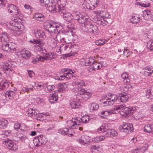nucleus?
I'll return each instance as SVG.
<instances>
[{
    "instance_id": "f257e3e1",
    "label": "nucleus",
    "mask_w": 153,
    "mask_h": 153,
    "mask_svg": "<svg viewBox=\"0 0 153 153\" xmlns=\"http://www.w3.org/2000/svg\"><path fill=\"white\" fill-rule=\"evenodd\" d=\"M128 99V95L125 93L120 94L119 97L115 94L108 95L102 99V102L105 104L104 106H107L112 105L115 103H117V101L125 102Z\"/></svg>"
},
{
    "instance_id": "f03ea898",
    "label": "nucleus",
    "mask_w": 153,
    "mask_h": 153,
    "mask_svg": "<svg viewBox=\"0 0 153 153\" xmlns=\"http://www.w3.org/2000/svg\"><path fill=\"white\" fill-rule=\"evenodd\" d=\"M63 71L64 72H62V74H59L55 76V79L59 80L64 79L67 80L75 77V71L74 70L65 68L63 69Z\"/></svg>"
},
{
    "instance_id": "7ed1b4c3",
    "label": "nucleus",
    "mask_w": 153,
    "mask_h": 153,
    "mask_svg": "<svg viewBox=\"0 0 153 153\" xmlns=\"http://www.w3.org/2000/svg\"><path fill=\"white\" fill-rule=\"evenodd\" d=\"M44 25L51 32V35L53 32H57L58 30L63 29L60 23L52 21H47L44 23Z\"/></svg>"
},
{
    "instance_id": "20e7f679",
    "label": "nucleus",
    "mask_w": 153,
    "mask_h": 153,
    "mask_svg": "<svg viewBox=\"0 0 153 153\" xmlns=\"http://www.w3.org/2000/svg\"><path fill=\"white\" fill-rule=\"evenodd\" d=\"M16 64L15 62H2L0 64L1 69L3 71L6 73L12 71L13 68H14Z\"/></svg>"
},
{
    "instance_id": "39448f33",
    "label": "nucleus",
    "mask_w": 153,
    "mask_h": 153,
    "mask_svg": "<svg viewBox=\"0 0 153 153\" xmlns=\"http://www.w3.org/2000/svg\"><path fill=\"white\" fill-rule=\"evenodd\" d=\"M17 20L15 19L10 21L7 24V25L9 29L17 32V34L19 35L22 34L20 31L21 26L17 22Z\"/></svg>"
},
{
    "instance_id": "423d86ee",
    "label": "nucleus",
    "mask_w": 153,
    "mask_h": 153,
    "mask_svg": "<svg viewBox=\"0 0 153 153\" xmlns=\"http://www.w3.org/2000/svg\"><path fill=\"white\" fill-rule=\"evenodd\" d=\"M33 141L34 145L36 146H39L42 145H45L47 140L45 136L42 134L35 137Z\"/></svg>"
},
{
    "instance_id": "0eeeda50",
    "label": "nucleus",
    "mask_w": 153,
    "mask_h": 153,
    "mask_svg": "<svg viewBox=\"0 0 153 153\" xmlns=\"http://www.w3.org/2000/svg\"><path fill=\"white\" fill-rule=\"evenodd\" d=\"M30 42L34 44V46L36 50L41 52L44 51L46 52L44 46V43L42 41L38 39H33L31 40Z\"/></svg>"
},
{
    "instance_id": "6e6552de",
    "label": "nucleus",
    "mask_w": 153,
    "mask_h": 153,
    "mask_svg": "<svg viewBox=\"0 0 153 153\" xmlns=\"http://www.w3.org/2000/svg\"><path fill=\"white\" fill-rule=\"evenodd\" d=\"M1 44L2 49L4 51L12 52L13 51L16 50V45L14 43L10 42L8 43L6 42Z\"/></svg>"
},
{
    "instance_id": "1a4fd4ad",
    "label": "nucleus",
    "mask_w": 153,
    "mask_h": 153,
    "mask_svg": "<svg viewBox=\"0 0 153 153\" xmlns=\"http://www.w3.org/2000/svg\"><path fill=\"white\" fill-rule=\"evenodd\" d=\"M26 113L29 117H32L37 120H40V118L42 115L38 113L37 110H35L32 108H30L27 109Z\"/></svg>"
},
{
    "instance_id": "9d476101",
    "label": "nucleus",
    "mask_w": 153,
    "mask_h": 153,
    "mask_svg": "<svg viewBox=\"0 0 153 153\" xmlns=\"http://www.w3.org/2000/svg\"><path fill=\"white\" fill-rule=\"evenodd\" d=\"M16 55L25 59H28L31 56L32 54L28 50L25 49H22L16 53Z\"/></svg>"
},
{
    "instance_id": "9b49d317",
    "label": "nucleus",
    "mask_w": 153,
    "mask_h": 153,
    "mask_svg": "<svg viewBox=\"0 0 153 153\" xmlns=\"http://www.w3.org/2000/svg\"><path fill=\"white\" fill-rule=\"evenodd\" d=\"M59 50L60 53L64 52L68 53L69 56H71V55L72 52L71 44H69L61 45Z\"/></svg>"
},
{
    "instance_id": "f8f14e48",
    "label": "nucleus",
    "mask_w": 153,
    "mask_h": 153,
    "mask_svg": "<svg viewBox=\"0 0 153 153\" xmlns=\"http://www.w3.org/2000/svg\"><path fill=\"white\" fill-rule=\"evenodd\" d=\"M132 108L128 107H126L125 105H123L122 106V109L120 111V114L122 116H125L126 115L130 116L134 112V110Z\"/></svg>"
},
{
    "instance_id": "ddd939ff",
    "label": "nucleus",
    "mask_w": 153,
    "mask_h": 153,
    "mask_svg": "<svg viewBox=\"0 0 153 153\" xmlns=\"http://www.w3.org/2000/svg\"><path fill=\"white\" fill-rule=\"evenodd\" d=\"M62 29H59L57 32H54L52 33V35H54V37L56 38L58 42H65V37H63V34L62 33Z\"/></svg>"
},
{
    "instance_id": "4468645a",
    "label": "nucleus",
    "mask_w": 153,
    "mask_h": 153,
    "mask_svg": "<svg viewBox=\"0 0 153 153\" xmlns=\"http://www.w3.org/2000/svg\"><path fill=\"white\" fill-rule=\"evenodd\" d=\"M4 144L7 146V148L12 151H15L18 149V146L11 140H4L3 141Z\"/></svg>"
},
{
    "instance_id": "2eb2a0df",
    "label": "nucleus",
    "mask_w": 153,
    "mask_h": 153,
    "mask_svg": "<svg viewBox=\"0 0 153 153\" xmlns=\"http://www.w3.org/2000/svg\"><path fill=\"white\" fill-rule=\"evenodd\" d=\"M67 126L71 128L75 129L78 125H80V122L77 120V117L74 118L67 122Z\"/></svg>"
},
{
    "instance_id": "dca6fc26",
    "label": "nucleus",
    "mask_w": 153,
    "mask_h": 153,
    "mask_svg": "<svg viewBox=\"0 0 153 153\" xmlns=\"http://www.w3.org/2000/svg\"><path fill=\"white\" fill-rule=\"evenodd\" d=\"M133 130V126L131 124L127 123L123 125L121 127L120 131L126 133L132 132Z\"/></svg>"
},
{
    "instance_id": "f3484780",
    "label": "nucleus",
    "mask_w": 153,
    "mask_h": 153,
    "mask_svg": "<svg viewBox=\"0 0 153 153\" xmlns=\"http://www.w3.org/2000/svg\"><path fill=\"white\" fill-rule=\"evenodd\" d=\"M78 94L81 95V97L85 100H86L89 98L91 95V92L80 88L78 89Z\"/></svg>"
},
{
    "instance_id": "a211bd4d",
    "label": "nucleus",
    "mask_w": 153,
    "mask_h": 153,
    "mask_svg": "<svg viewBox=\"0 0 153 153\" xmlns=\"http://www.w3.org/2000/svg\"><path fill=\"white\" fill-rule=\"evenodd\" d=\"M47 9L49 11H51L53 13L55 12H57L60 13V11H58V6L56 2L55 1V0H53L52 2H51L50 5H48L47 6Z\"/></svg>"
},
{
    "instance_id": "6ab92c4d",
    "label": "nucleus",
    "mask_w": 153,
    "mask_h": 153,
    "mask_svg": "<svg viewBox=\"0 0 153 153\" xmlns=\"http://www.w3.org/2000/svg\"><path fill=\"white\" fill-rule=\"evenodd\" d=\"M57 56L55 53L48 52L47 53H44L43 56H42L43 62L45 60H51L56 58Z\"/></svg>"
},
{
    "instance_id": "aec40b11",
    "label": "nucleus",
    "mask_w": 153,
    "mask_h": 153,
    "mask_svg": "<svg viewBox=\"0 0 153 153\" xmlns=\"http://www.w3.org/2000/svg\"><path fill=\"white\" fill-rule=\"evenodd\" d=\"M8 12L12 13L13 15L19 14V9L16 7V6L13 4H10L8 5L7 7Z\"/></svg>"
},
{
    "instance_id": "412c9836",
    "label": "nucleus",
    "mask_w": 153,
    "mask_h": 153,
    "mask_svg": "<svg viewBox=\"0 0 153 153\" xmlns=\"http://www.w3.org/2000/svg\"><path fill=\"white\" fill-rule=\"evenodd\" d=\"M109 130L110 129L108 127L107 124H103L102 125L97 129L98 131L99 132H104L105 135L107 137V132H108V133L109 134V132H108Z\"/></svg>"
},
{
    "instance_id": "4be33fe9",
    "label": "nucleus",
    "mask_w": 153,
    "mask_h": 153,
    "mask_svg": "<svg viewBox=\"0 0 153 153\" xmlns=\"http://www.w3.org/2000/svg\"><path fill=\"white\" fill-rule=\"evenodd\" d=\"M78 138L76 139V141L79 144L85 145L87 143L88 140H87L88 136H87L82 135L81 136H78Z\"/></svg>"
},
{
    "instance_id": "5701e85b",
    "label": "nucleus",
    "mask_w": 153,
    "mask_h": 153,
    "mask_svg": "<svg viewBox=\"0 0 153 153\" xmlns=\"http://www.w3.org/2000/svg\"><path fill=\"white\" fill-rule=\"evenodd\" d=\"M79 13L78 12L75 13H72V17H73V18L75 20H77L78 22L80 23H82L85 22V19L84 17H80ZM86 19V18H85Z\"/></svg>"
},
{
    "instance_id": "b1692460",
    "label": "nucleus",
    "mask_w": 153,
    "mask_h": 153,
    "mask_svg": "<svg viewBox=\"0 0 153 153\" xmlns=\"http://www.w3.org/2000/svg\"><path fill=\"white\" fill-rule=\"evenodd\" d=\"M143 70H144L143 75L146 76L151 75L153 73V68L149 66L145 67L143 68Z\"/></svg>"
},
{
    "instance_id": "393cba45",
    "label": "nucleus",
    "mask_w": 153,
    "mask_h": 153,
    "mask_svg": "<svg viewBox=\"0 0 153 153\" xmlns=\"http://www.w3.org/2000/svg\"><path fill=\"white\" fill-rule=\"evenodd\" d=\"M56 3L58 11H60V12L62 10H64V8L66 4V0H58Z\"/></svg>"
},
{
    "instance_id": "a878e982",
    "label": "nucleus",
    "mask_w": 153,
    "mask_h": 153,
    "mask_svg": "<svg viewBox=\"0 0 153 153\" xmlns=\"http://www.w3.org/2000/svg\"><path fill=\"white\" fill-rule=\"evenodd\" d=\"M34 33L35 36L37 38H43L45 37V33L43 30L39 29H35L34 30Z\"/></svg>"
},
{
    "instance_id": "bb28decb",
    "label": "nucleus",
    "mask_w": 153,
    "mask_h": 153,
    "mask_svg": "<svg viewBox=\"0 0 153 153\" xmlns=\"http://www.w3.org/2000/svg\"><path fill=\"white\" fill-rule=\"evenodd\" d=\"M51 37L49 39V45L53 48H55L57 45V42H58L56 38L54 37V35H51Z\"/></svg>"
},
{
    "instance_id": "cd10ccee",
    "label": "nucleus",
    "mask_w": 153,
    "mask_h": 153,
    "mask_svg": "<svg viewBox=\"0 0 153 153\" xmlns=\"http://www.w3.org/2000/svg\"><path fill=\"white\" fill-rule=\"evenodd\" d=\"M94 62V59L93 57H90L83 60L82 61L81 64L84 66H87L91 65L92 62Z\"/></svg>"
},
{
    "instance_id": "c85d7f7f",
    "label": "nucleus",
    "mask_w": 153,
    "mask_h": 153,
    "mask_svg": "<svg viewBox=\"0 0 153 153\" xmlns=\"http://www.w3.org/2000/svg\"><path fill=\"white\" fill-rule=\"evenodd\" d=\"M57 91H56V92ZM58 95L56 91H55L53 93L50 94L49 97L50 102L51 103H54L57 101L58 99Z\"/></svg>"
},
{
    "instance_id": "c756f323",
    "label": "nucleus",
    "mask_w": 153,
    "mask_h": 153,
    "mask_svg": "<svg viewBox=\"0 0 153 153\" xmlns=\"http://www.w3.org/2000/svg\"><path fill=\"white\" fill-rule=\"evenodd\" d=\"M113 111H111V110H103L101 111L100 113V115L101 117L104 118H106L108 116L113 114L114 113Z\"/></svg>"
},
{
    "instance_id": "7c9ffc66",
    "label": "nucleus",
    "mask_w": 153,
    "mask_h": 153,
    "mask_svg": "<svg viewBox=\"0 0 153 153\" xmlns=\"http://www.w3.org/2000/svg\"><path fill=\"white\" fill-rule=\"evenodd\" d=\"M62 13L63 14V17L64 20L68 21H70L72 19L71 16L72 14L69 13H67L64 10H62L60 12V13Z\"/></svg>"
},
{
    "instance_id": "2f4dec72",
    "label": "nucleus",
    "mask_w": 153,
    "mask_h": 153,
    "mask_svg": "<svg viewBox=\"0 0 153 153\" xmlns=\"http://www.w3.org/2000/svg\"><path fill=\"white\" fill-rule=\"evenodd\" d=\"M88 107L90 112L95 111L98 109L99 106L97 103L93 102L89 104Z\"/></svg>"
},
{
    "instance_id": "473e14b6",
    "label": "nucleus",
    "mask_w": 153,
    "mask_h": 153,
    "mask_svg": "<svg viewBox=\"0 0 153 153\" xmlns=\"http://www.w3.org/2000/svg\"><path fill=\"white\" fill-rule=\"evenodd\" d=\"M119 90L124 93L125 91H130L132 89V86L129 84L121 86L119 88Z\"/></svg>"
},
{
    "instance_id": "72a5a7b5",
    "label": "nucleus",
    "mask_w": 153,
    "mask_h": 153,
    "mask_svg": "<svg viewBox=\"0 0 153 153\" xmlns=\"http://www.w3.org/2000/svg\"><path fill=\"white\" fill-rule=\"evenodd\" d=\"M9 41L7 33H4L1 34L0 37V44L7 42Z\"/></svg>"
},
{
    "instance_id": "f704fd0d",
    "label": "nucleus",
    "mask_w": 153,
    "mask_h": 153,
    "mask_svg": "<svg viewBox=\"0 0 153 153\" xmlns=\"http://www.w3.org/2000/svg\"><path fill=\"white\" fill-rule=\"evenodd\" d=\"M33 85H29L25 87H23L20 92V94H23L25 92H28L30 91H32L33 89Z\"/></svg>"
},
{
    "instance_id": "c9c22d12",
    "label": "nucleus",
    "mask_w": 153,
    "mask_h": 153,
    "mask_svg": "<svg viewBox=\"0 0 153 153\" xmlns=\"http://www.w3.org/2000/svg\"><path fill=\"white\" fill-rule=\"evenodd\" d=\"M77 120L80 122V125L81 123H88L90 120V118L88 116H84L80 118L79 117H77Z\"/></svg>"
},
{
    "instance_id": "e433bc0d",
    "label": "nucleus",
    "mask_w": 153,
    "mask_h": 153,
    "mask_svg": "<svg viewBox=\"0 0 153 153\" xmlns=\"http://www.w3.org/2000/svg\"><path fill=\"white\" fill-rule=\"evenodd\" d=\"M121 77L124 82L125 83H128L130 82V76L129 75V74L126 72L123 73L121 75Z\"/></svg>"
},
{
    "instance_id": "4c0bfd02",
    "label": "nucleus",
    "mask_w": 153,
    "mask_h": 153,
    "mask_svg": "<svg viewBox=\"0 0 153 153\" xmlns=\"http://www.w3.org/2000/svg\"><path fill=\"white\" fill-rule=\"evenodd\" d=\"M33 18L39 21H42L45 19L44 15L39 13H34Z\"/></svg>"
},
{
    "instance_id": "58836bf2",
    "label": "nucleus",
    "mask_w": 153,
    "mask_h": 153,
    "mask_svg": "<svg viewBox=\"0 0 153 153\" xmlns=\"http://www.w3.org/2000/svg\"><path fill=\"white\" fill-rule=\"evenodd\" d=\"M16 94V91L15 92L13 91L8 90L5 93V96L6 97H8L10 99L13 98Z\"/></svg>"
},
{
    "instance_id": "ea45409f",
    "label": "nucleus",
    "mask_w": 153,
    "mask_h": 153,
    "mask_svg": "<svg viewBox=\"0 0 153 153\" xmlns=\"http://www.w3.org/2000/svg\"><path fill=\"white\" fill-rule=\"evenodd\" d=\"M8 82L6 80H3L2 82H0V90H4L8 87Z\"/></svg>"
},
{
    "instance_id": "a19ab883",
    "label": "nucleus",
    "mask_w": 153,
    "mask_h": 153,
    "mask_svg": "<svg viewBox=\"0 0 153 153\" xmlns=\"http://www.w3.org/2000/svg\"><path fill=\"white\" fill-rule=\"evenodd\" d=\"M72 52L71 55V56H75L77 53L79 51V46L77 45H71Z\"/></svg>"
},
{
    "instance_id": "79ce46f5",
    "label": "nucleus",
    "mask_w": 153,
    "mask_h": 153,
    "mask_svg": "<svg viewBox=\"0 0 153 153\" xmlns=\"http://www.w3.org/2000/svg\"><path fill=\"white\" fill-rule=\"evenodd\" d=\"M98 62H97L94 60V62H92L91 65L92 66L88 67V70L90 72L94 71L97 70V65Z\"/></svg>"
},
{
    "instance_id": "37998d69",
    "label": "nucleus",
    "mask_w": 153,
    "mask_h": 153,
    "mask_svg": "<svg viewBox=\"0 0 153 153\" xmlns=\"http://www.w3.org/2000/svg\"><path fill=\"white\" fill-rule=\"evenodd\" d=\"M73 84L78 87L82 86L85 85V83L82 80L76 79L73 82Z\"/></svg>"
},
{
    "instance_id": "c03bdc74",
    "label": "nucleus",
    "mask_w": 153,
    "mask_h": 153,
    "mask_svg": "<svg viewBox=\"0 0 153 153\" xmlns=\"http://www.w3.org/2000/svg\"><path fill=\"white\" fill-rule=\"evenodd\" d=\"M129 20L130 22L132 23L136 24L139 22L140 18L137 16H132Z\"/></svg>"
},
{
    "instance_id": "a18cd8bd",
    "label": "nucleus",
    "mask_w": 153,
    "mask_h": 153,
    "mask_svg": "<svg viewBox=\"0 0 153 153\" xmlns=\"http://www.w3.org/2000/svg\"><path fill=\"white\" fill-rule=\"evenodd\" d=\"M144 131L145 132L147 133L152 132L153 130V125L151 124H148L144 127Z\"/></svg>"
},
{
    "instance_id": "49530a36",
    "label": "nucleus",
    "mask_w": 153,
    "mask_h": 153,
    "mask_svg": "<svg viewBox=\"0 0 153 153\" xmlns=\"http://www.w3.org/2000/svg\"><path fill=\"white\" fill-rule=\"evenodd\" d=\"M105 139V137L103 135L98 136L92 139V141L94 143H98L99 142Z\"/></svg>"
},
{
    "instance_id": "de8ad7c7",
    "label": "nucleus",
    "mask_w": 153,
    "mask_h": 153,
    "mask_svg": "<svg viewBox=\"0 0 153 153\" xmlns=\"http://www.w3.org/2000/svg\"><path fill=\"white\" fill-rule=\"evenodd\" d=\"M109 129L110 130H109L108 131L109 132V134L108 133V132H107V137H113L117 136V133L116 130L114 129Z\"/></svg>"
},
{
    "instance_id": "09e8293b",
    "label": "nucleus",
    "mask_w": 153,
    "mask_h": 153,
    "mask_svg": "<svg viewBox=\"0 0 153 153\" xmlns=\"http://www.w3.org/2000/svg\"><path fill=\"white\" fill-rule=\"evenodd\" d=\"M58 133L62 135H65L68 134V129L66 128H60L58 130Z\"/></svg>"
},
{
    "instance_id": "8fccbe9b",
    "label": "nucleus",
    "mask_w": 153,
    "mask_h": 153,
    "mask_svg": "<svg viewBox=\"0 0 153 153\" xmlns=\"http://www.w3.org/2000/svg\"><path fill=\"white\" fill-rule=\"evenodd\" d=\"M146 96L148 98L152 99L153 98V89L151 88L147 90L146 92Z\"/></svg>"
},
{
    "instance_id": "3c124183",
    "label": "nucleus",
    "mask_w": 153,
    "mask_h": 153,
    "mask_svg": "<svg viewBox=\"0 0 153 153\" xmlns=\"http://www.w3.org/2000/svg\"><path fill=\"white\" fill-rule=\"evenodd\" d=\"M84 23L85 27L87 29L86 31L90 33V30H91L92 29L91 27L92 25L88 21H85Z\"/></svg>"
},
{
    "instance_id": "603ef678",
    "label": "nucleus",
    "mask_w": 153,
    "mask_h": 153,
    "mask_svg": "<svg viewBox=\"0 0 153 153\" xmlns=\"http://www.w3.org/2000/svg\"><path fill=\"white\" fill-rule=\"evenodd\" d=\"M67 85L66 83L58 84L57 87L58 89V91L61 92L64 91L67 87Z\"/></svg>"
},
{
    "instance_id": "864d4df0",
    "label": "nucleus",
    "mask_w": 153,
    "mask_h": 153,
    "mask_svg": "<svg viewBox=\"0 0 153 153\" xmlns=\"http://www.w3.org/2000/svg\"><path fill=\"white\" fill-rule=\"evenodd\" d=\"M70 105L71 108L74 109L79 108V107L80 106V103L79 102H76L74 101L71 102Z\"/></svg>"
},
{
    "instance_id": "5fc2aeb1",
    "label": "nucleus",
    "mask_w": 153,
    "mask_h": 153,
    "mask_svg": "<svg viewBox=\"0 0 153 153\" xmlns=\"http://www.w3.org/2000/svg\"><path fill=\"white\" fill-rule=\"evenodd\" d=\"M148 146V145L146 144L144 146H143L141 148L140 147L137 148V149L134 150V153H137V151H141L143 153L147 150Z\"/></svg>"
},
{
    "instance_id": "6e6d98bb",
    "label": "nucleus",
    "mask_w": 153,
    "mask_h": 153,
    "mask_svg": "<svg viewBox=\"0 0 153 153\" xmlns=\"http://www.w3.org/2000/svg\"><path fill=\"white\" fill-rule=\"evenodd\" d=\"M8 124V121L6 119L0 121V128H4L6 127Z\"/></svg>"
},
{
    "instance_id": "4d7b16f0",
    "label": "nucleus",
    "mask_w": 153,
    "mask_h": 153,
    "mask_svg": "<svg viewBox=\"0 0 153 153\" xmlns=\"http://www.w3.org/2000/svg\"><path fill=\"white\" fill-rule=\"evenodd\" d=\"M53 0H39V1L42 6L47 7L48 6V5H50L51 2H52Z\"/></svg>"
},
{
    "instance_id": "13d9d810",
    "label": "nucleus",
    "mask_w": 153,
    "mask_h": 153,
    "mask_svg": "<svg viewBox=\"0 0 153 153\" xmlns=\"http://www.w3.org/2000/svg\"><path fill=\"white\" fill-rule=\"evenodd\" d=\"M39 61L43 62L42 56L38 55L35 58L33 59L32 62L34 64H35L37 62Z\"/></svg>"
},
{
    "instance_id": "bf43d9fd",
    "label": "nucleus",
    "mask_w": 153,
    "mask_h": 153,
    "mask_svg": "<svg viewBox=\"0 0 153 153\" xmlns=\"http://www.w3.org/2000/svg\"><path fill=\"white\" fill-rule=\"evenodd\" d=\"M108 42V40L105 39H99L97 40L95 42L96 44L98 46L103 45Z\"/></svg>"
},
{
    "instance_id": "052dcab7",
    "label": "nucleus",
    "mask_w": 153,
    "mask_h": 153,
    "mask_svg": "<svg viewBox=\"0 0 153 153\" xmlns=\"http://www.w3.org/2000/svg\"><path fill=\"white\" fill-rule=\"evenodd\" d=\"M122 106H123V105L116 106L113 109L111 110V111H113V112H114L113 114H116L118 112H120V111H121V110L122 109Z\"/></svg>"
},
{
    "instance_id": "680f3d73",
    "label": "nucleus",
    "mask_w": 153,
    "mask_h": 153,
    "mask_svg": "<svg viewBox=\"0 0 153 153\" xmlns=\"http://www.w3.org/2000/svg\"><path fill=\"white\" fill-rule=\"evenodd\" d=\"M140 5L143 7H150L151 4L147 1H143L140 3Z\"/></svg>"
},
{
    "instance_id": "e2e57ef3",
    "label": "nucleus",
    "mask_w": 153,
    "mask_h": 153,
    "mask_svg": "<svg viewBox=\"0 0 153 153\" xmlns=\"http://www.w3.org/2000/svg\"><path fill=\"white\" fill-rule=\"evenodd\" d=\"M144 14L148 19L151 18L153 16L152 12L149 10H145L144 12Z\"/></svg>"
},
{
    "instance_id": "0e129e2a",
    "label": "nucleus",
    "mask_w": 153,
    "mask_h": 153,
    "mask_svg": "<svg viewBox=\"0 0 153 153\" xmlns=\"http://www.w3.org/2000/svg\"><path fill=\"white\" fill-rule=\"evenodd\" d=\"M98 65H97V70L104 69L106 65L105 63L104 62L98 63Z\"/></svg>"
},
{
    "instance_id": "69168bd1",
    "label": "nucleus",
    "mask_w": 153,
    "mask_h": 153,
    "mask_svg": "<svg viewBox=\"0 0 153 153\" xmlns=\"http://www.w3.org/2000/svg\"><path fill=\"white\" fill-rule=\"evenodd\" d=\"M93 12L95 14H97L98 16L101 17H103L104 16L103 13H105V12H104L100 10H95Z\"/></svg>"
},
{
    "instance_id": "338daca9",
    "label": "nucleus",
    "mask_w": 153,
    "mask_h": 153,
    "mask_svg": "<svg viewBox=\"0 0 153 153\" xmlns=\"http://www.w3.org/2000/svg\"><path fill=\"white\" fill-rule=\"evenodd\" d=\"M147 47L149 50L153 51V40L148 42Z\"/></svg>"
},
{
    "instance_id": "774afa93",
    "label": "nucleus",
    "mask_w": 153,
    "mask_h": 153,
    "mask_svg": "<svg viewBox=\"0 0 153 153\" xmlns=\"http://www.w3.org/2000/svg\"><path fill=\"white\" fill-rule=\"evenodd\" d=\"M100 147V146L99 145H92L91 147V150L92 152H95L96 151L98 150Z\"/></svg>"
}]
</instances>
